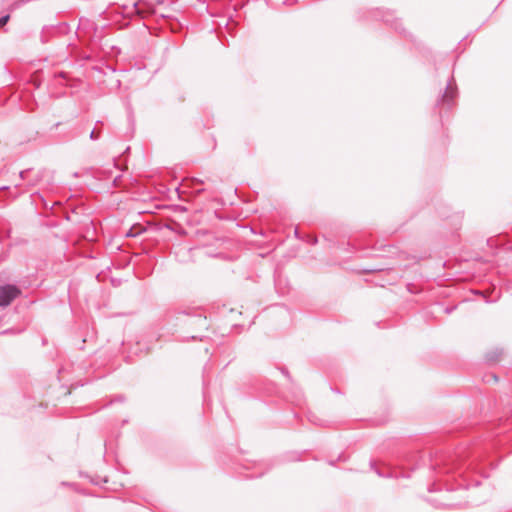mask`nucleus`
Instances as JSON below:
<instances>
[{"instance_id":"obj_1","label":"nucleus","mask_w":512,"mask_h":512,"mask_svg":"<svg viewBox=\"0 0 512 512\" xmlns=\"http://www.w3.org/2000/svg\"><path fill=\"white\" fill-rule=\"evenodd\" d=\"M20 295V289L14 285H5L0 287V306H8L15 298Z\"/></svg>"},{"instance_id":"obj_2","label":"nucleus","mask_w":512,"mask_h":512,"mask_svg":"<svg viewBox=\"0 0 512 512\" xmlns=\"http://www.w3.org/2000/svg\"><path fill=\"white\" fill-rule=\"evenodd\" d=\"M8 19H9V16H5V17L1 18L0 19V27L4 26L7 23Z\"/></svg>"}]
</instances>
